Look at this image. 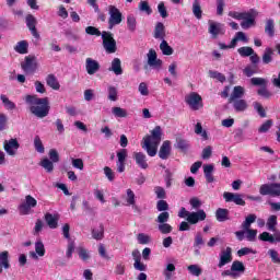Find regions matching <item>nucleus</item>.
<instances>
[{"label":"nucleus","mask_w":280,"mask_h":280,"mask_svg":"<svg viewBox=\"0 0 280 280\" xmlns=\"http://www.w3.org/2000/svg\"><path fill=\"white\" fill-rule=\"evenodd\" d=\"M272 56H275V50L270 47L265 48L262 54V65H270V62H272Z\"/></svg>","instance_id":"obj_31"},{"label":"nucleus","mask_w":280,"mask_h":280,"mask_svg":"<svg viewBox=\"0 0 280 280\" xmlns=\"http://www.w3.org/2000/svg\"><path fill=\"white\" fill-rule=\"evenodd\" d=\"M25 21H26V27H28L32 36H34V38H37V39L40 38V34L36 30V24L38 23V21L35 19V16L32 14H27L25 18Z\"/></svg>","instance_id":"obj_14"},{"label":"nucleus","mask_w":280,"mask_h":280,"mask_svg":"<svg viewBox=\"0 0 280 280\" xmlns=\"http://www.w3.org/2000/svg\"><path fill=\"white\" fill-rule=\"evenodd\" d=\"M161 137H163V131L161 126H156L151 130L150 136H145L143 138L142 149L145 150L147 154L150 156H156V152L161 143Z\"/></svg>","instance_id":"obj_2"},{"label":"nucleus","mask_w":280,"mask_h":280,"mask_svg":"<svg viewBox=\"0 0 280 280\" xmlns=\"http://www.w3.org/2000/svg\"><path fill=\"white\" fill-rule=\"evenodd\" d=\"M246 233V240L248 242H255V240L257 238V230H252L250 228H248L247 230H243Z\"/></svg>","instance_id":"obj_60"},{"label":"nucleus","mask_w":280,"mask_h":280,"mask_svg":"<svg viewBox=\"0 0 280 280\" xmlns=\"http://www.w3.org/2000/svg\"><path fill=\"white\" fill-rule=\"evenodd\" d=\"M3 148L9 156H16V152L19 151V148H21V144L16 138H11L10 140L4 141Z\"/></svg>","instance_id":"obj_9"},{"label":"nucleus","mask_w":280,"mask_h":280,"mask_svg":"<svg viewBox=\"0 0 280 280\" xmlns=\"http://www.w3.org/2000/svg\"><path fill=\"white\" fill-rule=\"evenodd\" d=\"M174 148H176V150H179L180 152H189V148H191V143H189V140L187 139L177 137Z\"/></svg>","instance_id":"obj_20"},{"label":"nucleus","mask_w":280,"mask_h":280,"mask_svg":"<svg viewBox=\"0 0 280 280\" xmlns=\"http://www.w3.org/2000/svg\"><path fill=\"white\" fill-rule=\"evenodd\" d=\"M154 194L159 200H165L167 198V194L165 192V188L161 186L154 187Z\"/></svg>","instance_id":"obj_53"},{"label":"nucleus","mask_w":280,"mask_h":280,"mask_svg":"<svg viewBox=\"0 0 280 280\" xmlns=\"http://www.w3.org/2000/svg\"><path fill=\"white\" fill-rule=\"evenodd\" d=\"M195 135H200L205 141L209 139V135H207V130L202 129V124L197 122L195 126Z\"/></svg>","instance_id":"obj_51"},{"label":"nucleus","mask_w":280,"mask_h":280,"mask_svg":"<svg viewBox=\"0 0 280 280\" xmlns=\"http://www.w3.org/2000/svg\"><path fill=\"white\" fill-rule=\"evenodd\" d=\"M35 253L38 257H45V244H43L42 241L35 243Z\"/></svg>","instance_id":"obj_56"},{"label":"nucleus","mask_w":280,"mask_h":280,"mask_svg":"<svg viewBox=\"0 0 280 280\" xmlns=\"http://www.w3.org/2000/svg\"><path fill=\"white\" fill-rule=\"evenodd\" d=\"M229 213V209L218 208L215 211V219L218 222H226L228 220H231Z\"/></svg>","instance_id":"obj_27"},{"label":"nucleus","mask_w":280,"mask_h":280,"mask_svg":"<svg viewBox=\"0 0 280 280\" xmlns=\"http://www.w3.org/2000/svg\"><path fill=\"white\" fill-rule=\"evenodd\" d=\"M192 14L198 21H200V19H202V8L200 7V0H194Z\"/></svg>","instance_id":"obj_33"},{"label":"nucleus","mask_w":280,"mask_h":280,"mask_svg":"<svg viewBox=\"0 0 280 280\" xmlns=\"http://www.w3.org/2000/svg\"><path fill=\"white\" fill-rule=\"evenodd\" d=\"M109 19H108V30H113L115 25L121 24L124 21V15L121 14V11L117 9L115 5H109Z\"/></svg>","instance_id":"obj_5"},{"label":"nucleus","mask_w":280,"mask_h":280,"mask_svg":"<svg viewBox=\"0 0 280 280\" xmlns=\"http://www.w3.org/2000/svg\"><path fill=\"white\" fill-rule=\"evenodd\" d=\"M208 25H209L208 32L211 38H218L220 34H224V24L209 20Z\"/></svg>","instance_id":"obj_11"},{"label":"nucleus","mask_w":280,"mask_h":280,"mask_svg":"<svg viewBox=\"0 0 280 280\" xmlns=\"http://www.w3.org/2000/svg\"><path fill=\"white\" fill-rule=\"evenodd\" d=\"M92 237L98 242L104 240V224H101L98 229L92 230Z\"/></svg>","instance_id":"obj_42"},{"label":"nucleus","mask_w":280,"mask_h":280,"mask_svg":"<svg viewBox=\"0 0 280 280\" xmlns=\"http://www.w3.org/2000/svg\"><path fill=\"white\" fill-rule=\"evenodd\" d=\"M108 71L115 73V75H121L124 73V68H121V59L114 58L112 60V66L109 67Z\"/></svg>","instance_id":"obj_22"},{"label":"nucleus","mask_w":280,"mask_h":280,"mask_svg":"<svg viewBox=\"0 0 280 280\" xmlns=\"http://www.w3.org/2000/svg\"><path fill=\"white\" fill-rule=\"evenodd\" d=\"M36 205H38V201L32 197V195H27L25 201L19 206L21 215H30L32 209H34Z\"/></svg>","instance_id":"obj_6"},{"label":"nucleus","mask_w":280,"mask_h":280,"mask_svg":"<svg viewBox=\"0 0 280 280\" xmlns=\"http://www.w3.org/2000/svg\"><path fill=\"white\" fill-rule=\"evenodd\" d=\"M24 73H35L38 69V62L36 61V56H26L24 61L21 63Z\"/></svg>","instance_id":"obj_8"},{"label":"nucleus","mask_w":280,"mask_h":280,"mask_svg":"<svg viewBox=\"0 0 280 280\" xmlns=\"http://www.w3.org/2000/svg\"><path fill=\"white\" fill-rule=\"evenodd\" d=\"M241 21V27L243 30H248L255 25V18L250 13L245 12V18H243Z\"/></svg>","instance_id":"obj_26"},{"label":"nucleus","mask_w":280,"mask_h":280,"mask_svg":"<svg viewBox=\"0 0 280 280\" xmlns=\"http://www.w3.org/2000/svg\"><path fill=\"white\" fill-rule=\"evenodd\" d=\"M232 104L236 113H244L245 110H248V103L244 98L232 101Z\"/></svg>","instance_id":"obj_23"},{"label":"nucleus","mask_w":280,"mask_h":280,"mask_svg":"<svg viewBox=\"0 0 280 280\" xmlns=\"http://www.w3.org/2000/svg\"><path fill=\"white\" fill-rule=\"evenodd\" d=\"M231 261H233V249L231 247H226L220 253L218 268H224V266H226V264H231Z\"/></svg>","instance_id":"obj_12"},{"label":"nucleus","mask_w":280,"mask_h":280,"mask_svg":"<svg viewBox=\"0 0 280 280\" xmlns=\"http://www.w3.org/2000/svg\"><path fill=\"white\" fill-rule=\"evenodd\" d=\"M153 36L159 40H165V25L162 22L156 23Z\"/></svg>","instance_id":"obj_25"},{"label":"nucleus","mask_w":280,"mask_h":280,"mask_svg":"<svg viewBox=\"0 0 280 280\" xmlns=\"http://www.w3.org/2000/svg\"><path fill=\"white\" fill-rule=\"evenodd\" d=\"M114 275H117V276L126 275V265H124V262H121V261L116 264L115 269H114Z\"/></svg>","instance_id":"obj_59"},{"label":"nucleus","mask_w":280,"mask_h":280,"mask_svg":"<svg viewBox=\"0 0 280 280\" xmlns=\"http://www.w3.org/2000/svg\"><path fill=\"white\" fill-rule=\"evenodd\" d=\"M25 102L30 113L38 119H45L49 115V110H51L48 97L40 98L36 95H26Z\"/></svg>","instance_id":"obj_1"},{"label":"nucleus","mask_w":280,"mask_h":280,"mask_svg":"<svg viewBox=\"0 0 280 280\" xmlns=\"http://www.w3.org/2000/svg\"><path fill=\"white\" fill-rule=\"evenodd\" d=\"M249 82H250L252 86H260V89L264 86H268V80H266L264 78L254 77L250 79Z\"/></svg>","instance_id":"obj_43"},{"label":"nucleus","mask_w":280,"mask_h":280,"mask_svg":"<svg viewBox=\"0 0 280 280\" xmlns=\"http://www.w3.org/2000/svg\"><path fill=\"white\" fill-rule=\"evenodd\" d=\"M135 191H132V189H127V197H126V202L128 207H132V209H139V207H137V200L135 199Z\"/></svg>","instance_id":"obj_30"},{"label":"nucleus","mask_w":280,"mask_h":280,"mask_svg":"<svg viewBox=\"0 0 280 280\" xmlns=\"http://www.w3.org/2000/svg\"><path fill=\"white\" fill-rule=\"evenodd\" d=\"M268 231H277V215L271 214L267 220Z\"/></svg>","instance_id":"obj_52"},{"label":"nucleus","mask_w":280,"mask_h":280,"mask_svg":"<svg viewBox=\"0 0 280 280\" xmlns=\"http://www.w3.org/2000/svg\"><path fill=\"white\" fill-rule=\"evenodd\" d=\"M137 240L139 244L145 245L152 242V237L145 233H139L137 235Z\"/></svg>","instance_id":"obj_54"},{"label":"nucleus","mask_w":280,"mask_h":280,"mask_svg":"<svg viewBox=\"0 0 280 280\" xmlns=\"http://www.w3.org/2000/svg\"><path fill=\"white\" fill-rule=\"evenodd\" d=\"M46 84L50 86L54 91L60 90V83L58 82V79H56V75L48 74L46 78Z\"/></svg>","instance_id":"obj_28"},{"label":"nucleus","mask_w":280,"mask_h":280,"mask_svg":"<svg viewBox=\"0 0 280 280\" xmlns=\"http://www.w3.org/2000/svg\"><path fill=\"white\" fill-rule=\"evenodd\" d=\"M257 221V214H248L245 218V221L242 223V229L243 230H248L250 229V224H255V222Z\"/></svg>","instance_id":"obj_39"},{"label":"nucleus","mask_w":280,"mask_h":280,"mask_svg":"<svg viewBox=\"0 0 280 280\" xmlns=\"http://www.w3.org/2000/svg\"><path fill=\"white\" fill-rule=\"evenodd\" d=\"M0 100L7 110H14L16 108V104L14 102L10 101L5 94L0 95Z\"/></svg>","instance_id":"obj_37"},{"label":"nucleus","mask_w":280,"mask_h":280,"mask_svg":"<svg viewBox=\"0 0 280 280\" xmlns=\"http://www.w3.org/2000/svg\"><path fill=\"white\" fill-rule=\"evenodd\" d=\"M189 224H198V222H205L207 220V212L205 210H198L197 212H190L189 218H186Z\"/></svg>","instance_id":"obj_15"},{"label":"nucleus","mask_w":280,"mask_h":280,"mask_svg":"<svg viewBox=\"0 0 280 280\" xmlns=\"http://www.w3.org/2000/svg\"><path fill=\"white\" fill-rule=\"evenodd\" d=\"M158 230L160 231V233H162V235H168V233H172V231H174V228H172L170 223H159Z\"/></svg>","instance_id":"obj_47"},{"label":"nucleus","mask_w":280,"mask_h":280,"mask_svg":"<svg viewBox=\"0 0 280 280\" xmlns=\"http://www.w3.org/2000/svg\"><path fill=\"white\" fill-rule=\"evenodd\" d=\"M34 148L39 154H45V145H43V140H40V136H35Z\"/></svg>","instance_id":"obj_44"},{"label":"nucleus","mask_w":280,"mask_h":280,"mask_svg":"<svg viewBox=\"0 0 280 280\" xmlns=\"http://www.w3.org/2000/svg\"><path fill=\"white\" fill-rule=\"evenodd\" d=\"M265 33H267L269 38L275 37V20H267L265 25Z\"/></svg>","instance_id":"obj_38"},{"label":"nucleus","mask_w":280,"mask_h":280,"mask_svg":"<svg viewBox=\"0 0 280 280\" xmlns=\"http://www.w3.org/2000/svg\"><path fill=\"white\" fill-rule=\"evenodd\" d=\"M85 69L89 75H95L100 71V62L93 58H86Z\"/></svg>","instance_id":"obj_17"},{"label":"nucleus","mask_w":280,"mask_h":280,"mask_svg":"<svg viewBox=\"0 0 280 280\" xmlns=\"http://www.w3.org/2000/svg\"><path fill=\"white\" fill-rule=\"evenodd\" d=\"M45 222L49 226V229H58V219L56 215L51 213H46L45 214Z\"/></svg>","instance_id":"obj_32"},{"label":"nucleus","mask_w":280,"mask_h":280,"mask_svg":"<svg viewBox=\"0 0 280 280\" xmlns=\"http://www.w3.org/2000/svg\"><path fill=\"white\" fill-rule=\"evenodd\" d=\"M272 128V120H266L258 129V132L264 133L268 132Z\"/></svg>","instance_id":"obj_64"},{"label":"nucleus","mask_w":280,"mask_h":280,"mask_svg":"<svg viewBox=\"0 0 280 280\" xmlns=\"http://www.w3.org/2000/svg\"><path fill=\"white\" fill-rule=\"evenodd\" d=\"M174 272H176V266L174 264H167L163 270L165 280H172L174 278Z\"/></svg>","instance_id":"obj_29"},{"label":"nucleus","mask_w":280,"mask_h":280,"mask_svg":"<svg viewBox=\"0 0 280 280\" xmlns=\"http://www.w3.org/2000/svg\"><path fill=\"white\" fill-rule=\"evenodd\" d=\"M244 94H245L244 88H242L240 85L234 86V89L230 95V98H229V104H233V102H235L237 100H242L244 97Z\"/></svg>","instance_id":"obj_21"},{"label":"nucleus","mask_w":280,"mask_h":280,"mask_svg":"<svg viewBox=\"0 0 280 280\" xmlns=\"http://www.w3.org/2000/svg\"><path fill=\"white\" fill-rule=\"evenodd\" d=\"M127 27L129 32H137V19L133 15L127 16Z\"/></svg>","instance_id":"obj_50"},{"label":"nucleus","mask_w":280,"mask_h":280,"mask_svg":"<svg viewBox=\"0 0 280 280\" xmlns=\"http://www.w3.org/2000/svg\"><path fill=\"white\" fill-rule=\"evenodd\" d=\"M156 209L161 213L167 212L170 210V205L167 203V201L162 199L156 202Z\"/></svg>","instance_id":"obj_57"},{"label":"nucleus","mask_w":280,"mask_h":280,"mask_svg":"<svg viewBox=\"0 0 280 280\" xmlns=\"http://www.w3.org/2000/svg\"><path fill=\"white\" fill-rule=\"evenodd\" d=\"M260 196H271V198H279L280 196V184L270 183L262 184L259 187Z\"/></svg>","instance_id":"obj_4"},{"label":"nucleus","mask_w":280,"mask_h":280,"mask_svg":"<svg viewBox=\"0 0 280 280\" xmlns=\"http://www.w3.org/2000/svg\"><path fill=\"white\" fill-rule=\"evenodd\" d=\"M185 101L191 110H200V108L203 106L202 96L196 92H191L188 96H186Z\"/></svg>","instance_id":"obj_7"},{"label":"nucleus","mask_w":280,"mask_h":280,"mask_svg":"<svg viewBox=\"0 0 280 280\" xmlns=\"http://www.w3.org/2000/svg\"><path fill=\"white\" fill-rule=\"evenodd\" d=\"M160 49L163 56H172L174 54V48H172V46H170V44L165 39L161 42Z\"/></svg>","instance_id":"obj_34"},{"label":"nucleus","mask_w":280,"mask_h":280,"mask_svg":"<svg viewBox=\"0 0 280 280\" xmlns=\"http://www.w3.org/2000/svg\"><path fill=\"white\" fill-rule=\"evenodd\" d=\"M232 272H240L241 275H244L246 272V267L244 266V262L240 260H234L231 266Z\"/></svg>","instance_id":"obj_35"},{"label":"nucleus","mask_w":280,"mask_h":280,"mask_svg":"<svg viewBox=\"0 0 280 280\" xmlns=\"http://www.w3.org/2000/svg\"><path fill=\"white\" fill-rule=\"evenodd\" d=\"M85 33L89 34V36H102V32L95 26L85 27Z\"/></svg>","instance_id":"obj_61"},{"label":"nucleus","mask_w":280,"mask_h":280,"mask_svg":"<svg viewBox=\"0 0 280 280\" xmlns=\"http://www.w3.org/2000/svg\"><path fill=\"white\" fill-rule=\"evenodd\" d=\"M132 159L136 161V165L140 167V170H148V156L143 152H133Z\"/></svg>","instance_id":"obj_16"},{"label":"nucleus","mask_w":280,"mask_h":280,"mask_svg":"<svg viewBox=\"0 0 280 280\" xmlns=\"http://www.w3.org/2000/svg\"><path fill=\"white\" fill-rule=\"evenodd\" d=\"M139 10L140 12H145V14H152V8H150L148 1H141L139 3Z\"/></svg>","instance_id":"obj_62"},{"label":"nucleus","mask_w":280,"mask_h":280,"mask_svg":"<svg viewBox=\"0 0 280 280\" xmlns=\"http://www.w3.org/2000/svg\"><path fill=\"white\" fill-rule=\"evenodd\" d=\"M214 170L215 166H213V164L203 165V174L206 176L207 183H215V177H213Z\"/></svg>","instance_id":"obj_24"},{"label":"nucleus","mask_w":280,"mask_h":280,"mask_svg":"<svg viewBox=\"0 0 280 280\" xmlns=\"http://www.w3.org/2000/svg\"><path fill=\"white\" fill-rule=\"evenodd\" d=\"M255 49H253V47L250 46H243L241 48L237 49V54H240V56L242 58H248L252 56V54H254Z\"/></svg>","instance_id":"obj_41"},{"label":"nucleus","mask_w":280,"mask_h":280,"mask_svg":"<svg viewBox=\"0 0 280 280\" xmlns=\"http://www.w3.org/2000/svg\"><path fill=\"white\" fill-rule=\"evenodd\" d=\"M257 95L264 100H270V97H272V92L268 90V85H265L257 90Z\"/></svg>","instance_id":"obj_45"},{"label":"nucleus","mask_w":280,"mask_h":280,"mask_svg":"<svg viewBox=\"0 0 280 280\" xmlns=\"http://www.w3.org/2000/svg\"><path fill=\"white\" fill-rule=\"evenodd\" d=\"M268 255L273 264H280L279 252L276 249H269Z\"/></svg>","instance_id":"obj_63"},{"label":"nucleus","mask_w":280,"mask_h":280,"mask_svg":"<svg viewBox=\"0 0 280 280\" xmlns=\"http://www.w3.org/2000/svg\"><path fill=\"white\" fill-rule=\"evenodd\" d=\"M147 58L148 65L149 67H152V69H156L158 71H160L161 67H163V60L159 59L156 50L151 48L147 54Z\"/></svg>","instance_id":"obj_10"},{"label":"nucleus","mask_w":280,"mask_h":280,"mask_svg":"<svg viewBox=\"0 0 280 280\" xmlns=\"http://www.w3.org/2000/svg\"><path fill=\"white\" fill-rule=\"evenodd\" d=\"M107 100L109 102H117L119 100L117 89L114 85H108L107 88Z\"/></svg>","instance_id":"obj_36"},{"label":"nucleus","mask_w":280,"mask_h":280,"mask_svg":"<svg viewBox=\"0 0 280 280\" xmlns=\"http://www.w3.org/2000/svg\"><path fill=\"white\" fill-rule=\"evenodd\" d=\"M187 270L192 277H200L202 275V268L199 265H190L187 267Z\"/></svg>","instance_id":"obj_49"},{"label":"nucleus","mask_w":280,"mask_h":280,"mask_svg":"<svg viewBox=\"0 0 280 280\" xmlns=\"http://www.w3.org/2000/svg\"><path fill=\"white\" fill-rule=\"evenodd\" d=\"M155 222H158V224H166V222H170V212H161L155 219Z\"/></svg>","instance_id":"obj_55"},{"label":"nucleus","mask_w":280,"mask_h":280,"mask_svg":"<svg viewBox=\"0 0 280 280\" xmlns=\"http://www.w3.org/2000/svg\"><path fill=\"white\" fill-rule=\"evenodd\" d=\"M27 47H30V44L25 40H21L14 46V51H16V54L24 55L27 54Z\"/></svg>","instance_id":"obj_40"},{"label":"nucleus","mask_w":280,"mask_h":280,"mask_svg":"<svg viewBox=\"0 0 280 280\" xmlns=\"http://www.w3.org/2000/svg\"><path fill=\"white\" fill-rule=\"evenodd\" d=\"M39 165L40 167H44L48 172V174H51V172H54V162L47 158L43 159Z\"/></svg>","instance_id":"obj_46"},{"label":"nucleus","mask_w":280,"mask_h":280,"mask_svg":"<svg viewBox=\"0 0 280 280\" xmlns=\"http://www.w3.org/2000/svg\"><path fill=\"white\" fill-rule=\"evenodd\" d=\"M223 198H224L225 202H234L235 205H238L240 207L246 206V201L244 200L243 196L240 194L225 191L223 194Z\"/></svg>","instance_id":"obj_13"},{"label":"nucleus","mask_w":280,"mask_h":280,"mask_svg":"<svg viewBox=\"0 0 280 280\" xmlns=\"http://www.w3.org/2000/svg\"><path fill=\"white\" fill-rule=\"evenodd\" d=\"M170 154H172V142L170 140H165L159 151V156L163 161H167L170 159Z\"/></svg>","instance_id":"obj_18"},{"label":"nucleus","mask_w":280,"mask_h":280,"mask_svg":"<svg viewBox=\"0 0 280 280\" xmlns=\"http://www.w3.org/2000/svg\"><path fill=\"white\" fill-rule=\"evenodd\" d=\"M4 270H9L10 268V252L4 250L0 253V275H3Z\"/></svg>","instance_id":"obj_19"},{"label":"nucleus","mask_w":280,"mask_h":280,"mask_svg":"<svg viewBox=\"0 0 280 280\" xmlns=\"http://www.w3.org/2000/svg\"><path fill=\"white\" fill-rule=\"evenodd\" d=\"M112 114L114 115V117H118V118L128 117V110H126L121 107H113L112 108Z\"/></svg>","instance_id":"obj_48"},{"label":"nucleus","mask_w":280,"mask_h":280,"mask_svg":"<svg viewBox=\"0 0 280 280\" xmlns=\"http://www.w3.org/2000/svg\"><path fill=\"white\" fill-rule=\"evenodd\" d=\"M209 75L213 80H219V82H226V77H224V74H222L221 72L210 70Z\"/></svg>","instance_id":"obj_58"},{"label":"nucleus","mask_w":280,"mask_h":280,"mask_svg":"<svg viewBox=\"0 0 280 280\" xmlns=\"http://www.w3.org/2000/svg\"><path fill=\"white\" fill-rule=\"evenodd\" d=\"M101 38L106 54H115L117 51V40H115L113 33L103 31Z\"/></svg>","instance_id":"obj_3"}]
</instances>
